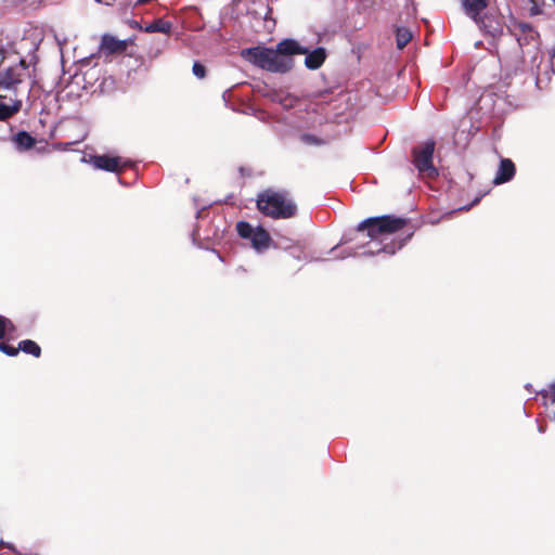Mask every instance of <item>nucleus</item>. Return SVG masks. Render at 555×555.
I'll list each match as a JSON object with an SVG mask.
<instances>
[{
  "instance_id": "nucleus-25",
  "label": "nucleus",
  "mask_w": 555,
  "mask_h": 555,
  "mask_svg": "<svg viewBox=\"0 0 555 555\" xmlns=\"http://www.w3.org/2000/svg\"><path fill=\"white\" fill-rule=\"evenodd\" d=\"M0 350L10 356V357H14L18 353L20 349L18 348H15L13 346H10L8 344H4V343H0Z\"/></svg>"
},
{
  "instance_id": "nucleus-22",
  "label": "nucleus",
  "mask_w": 555,
  "mask_h": 555,
  "mask_svg": "<svg viewBox=\"0 0 555 555\" xmlns=\"http://www.w3.org/2000/svg\"><path fill=\"white\" fill-rule=\"evenodd\" d=\"M338 246L339 245H336L327 251L328 254L333 255V258L335 259H345L351 256H356L358 254V251L353 248L338 250Z\"/></svg>"
},
{
  "instance_id": "nucleus-4",
  "label": "nucleus",
  "mask_w": 555,
  "mask_h": 555,
  "mask_svg": "<svg viewBox=\"0 0 555 555\" xmlns=\"http://www.w3.org/2000/svg\"><path fill=\"white\" fill-rule=\"evenodd\" d=\"M435 142L433 140L424 142L413 150V164L422 176L434 178L438 175L433 164Z\"/></svg>"
},
{
  "instance_id": "nucleus-6",
  "label": "nucleus",
  "mask_w": 555,
  "mask_h": 555,
  "mask_svg": "<svg viewBox=\"0 0 555 555\" xmlns=\"http://www.w3.org/2000/svg\"><path fill=\"white\" fill-rule=\"evenodd\" d=\"M27 64L24 60L0 70V87L12 89L21 83L26 75Z\"/></svg>"
},
{
  "instance_id": "nucleus-11",
  "label": "nucleus",
  "mask_w": 555,
  "mask_h": 555,
  "mask_svg": "<svg viewBox=\"0 0 555 555\" xmlns=\"http://www.w3.org/2000/svg\"><path fill=\"white\" fill-rule=\"evenodd\" d=\"M515 165L509 158H502L493 179L495 185L511 181L515 176Z\"/></svg>"
},
{
  "instance_id": "nucleus-12",
  "label": "nucleus",
  "mask_w": 555,
  "mask_h": 555,
  "mask_svg": "<svg viewBox=\"0 0 555 555\" xmlns=\"http://www.w3.org/2000/svg\"><path fill=\"white\" fill-rule=\"evenodd\" d=\"M127 41L119 40L112 35H103L100 49L106 54L122 53L127 49Z\"/></svg>"
},
{
  "instance_id": "nucleus-8",
  "label": "nucleus",
  "mask_w": 555,
  "mask_h": 555,
  "mask_svg": "<svg viewBox=\"0 0 555 555\" xmlns=\"http://www.w3.org/2000/svg\"><path fill=\"white\" fill-rule=\"evenodd\" d=\"M472 20L485 35L495 38L501 36L503 33L501 21L492 14L482 12L476 18Z\"/></svg>"
},
{
  "instance_id": "nucleus-17",
  "label": "nucleus",
  "mask_w": 555,
  "mask_h": 555,
  "mask_svg": "<svg viewBox=\"0 0 555 555\" xmlns=\"http://www.w3.org/2000/svg\"><path fill=\"white\" fill-rule=\"evenodd\" d=\"M13 142L17 150L26 151L34 146L35 139L26 131H20L13 138Z\"/></svg>"
},
{
  "instance_id": "nucleus-10",
  "label": "nucleus",
  "mask_w": 555,
  "mask_h": 555,
  "mask_svg": "<svg viewBox=\"0 0 555 555\" xmlns=\"http://www.w3.org/2000/svg\"><path fill=\"white\" fill-rule=\"evenodd\" d=\"M298 206L293 196L287 191H280V219L296 217Z\"/></svg>"
},
{
  "instance_id": "nucleus-33",
  "label": "nucleus",
  "mask_w": 555,
  "mask_h": 555,
  "mask_svg": "<svg viewBox=\"0 0 555 555\" xmlns=\"http://www.w3.org/2000/svg\"><path fill=\"white\" fill-rule=\"evenodd\" d=\"M539 431H540V433H543V431H544V428L540 426V427H539Z\"/></svg>"
},
{
  "instance_id": "nucleus-2",
  "label": "nucleus",
  "mask_w": 555,
  "mask_h": 555,
  "mask_svg": "<svg viewBox=\"0 0 555 555\" xmlns=\"http://www.w3.org/2000/svg\"><path fill=\"white\" fill-rule=\"evenodd\" d=\"M241 56L254 66L278 73V48L256 46L241 50Z\"/></svg>"
},
{
  "instance_id": "nucleus-3",
  "label": "nucleus",
  "mask_w": 555,
  "mask_h": 555,
  "mask_svg": "<svg viewBox=\"0 0 555 555\" xmlns=\"http://www.w3.org/2000/svg\"><path fill=\"white\" fill-rule=\"evenodd\" d=\"M238 236L249 242L250 246L258 253H264L271 245L269 233L260 225L254 227L247 221H238L236 223Z\"/></svg>"
},
{
  "instance_id": "nucleus-26",
  "label": "nucleus",
  "mask_w": 555,
  "mask_h": 555,
  "mask_svg": "<svg viewBox=\"0 0 555 555\" xmlns=\"http://www.w3.org/2000/svg\"><path fill=\"white\" fill-rule=\"evenodd\" d=\"M192 70H193V74L197 78L202 79V78L205 77L206 69H205L204 65H202V64L196 62V63L193 64Z\"/></svg>"
},
{
  "instance_id": "nucleus-27",
  "label": "nucleus",
  "mask_w": 555,
  "mask_h": 555,
  "mask_svg": "<svg viewBox=\"0 0 555 555\" xmlns=\"http://www.w3.org/2000/svg\"><path fill=\"white\" fill-rule=\"evenodd\" d=\"M301 140L302 142H305L306 144H319L320 141L319 139H317L314 135L312 134H302L301 135Z\"/></svg>"
},
{
  "instance_id": "nucleus-7",
  "label": "nucleus",
  "mask_w": 555,
  "mask_h": 555,
  "mask_svg": "<svg viewBox=\"0 0 555 555\" xmlns=\"http://www.w3.org/2000/svg\"><path fill=\"white\" fill-rule=\"evenodd\" d=\"M89 163L95 168L108 172H120L130 163L122 160L120 157H113L108 155L91 156Z\"/></svg>"
},
{
  "instance_id": "nucleus-31",
  "label": "nucleus",
  "mask_w": 555,
  "mask_h": 555,
  "mask_svg": "<svg viewBox=\"0 0 555 555\" xmlns=\"http://www.w3.org/2000/svg\"><path fill=\"white\" fill-rule=\"evenodd\" d=\"M280 104H282L284 107L291 106V104L286 103L285 101H282L281 99H280Z\"/></svg>"
},
{
  "instance_id": "nucleus-13",
  "label": "nucleus",
  "mask_w": 555,
  "mask_h": 555,
  "mask_svg": "<svg viewBox=\"0 0 555 555\" xmlns=\"http://www.w3.org/2000/svg\"><path fill=\"white\" fill-rule=\"evenodd\" d=\"M306 55L305 57V65L308 69L315 70L320 68L325 59H326V51L324 48H317L312 51L308 49L307 53H304Z\"/></svg>"
},
{
  "instance_id": "nucleus-34",
  "label": "nucleus",
  "mask_w": 555,
  "mask_h": 555,
  "mask_svg": "<svg viewBox=\"0 0 555 555\" xmlns=\"http://www.w3.org/2000/svg\"><path fill=\"white\" fill-rule=\"evenodd\" d=\"M528 27H529L528 25H522V27H521V28L525 30V29H527Z\"/></svg>"
},
{
  "instance_id": "nucleus-23",
  "label": "nucleus",
  "mask_w": 555,
  "mask_h": 555,
  "mask_svg": "<svg viewBox=\"0 0 555 555\" xmlns=\"http://www.w3.org/2000/svg\"><path fill=\"white\" fill-rule=\"evenodd\" d=\"M540 395L542 396L546 410H548V402L551 405L555 404V382L550 385L548 390H541Z\"/></svg>"
},
{
  "instance_id": "nucleus-20",
  "label": "nucleus",
  "mask_w": 555,
  "mask_h": 555,
  "mask_svg": "<svg viewBox=\"0 0 555 555\" xmlns=\"http://www.w3.org/2000/svg\"><path fill=\"white\" fill-rule=\"evenodd\" d=\"M397 47L403 49L412 39V33L405 27H399L396 31Z\"/></svg>"
},
{
  "instance_id": "nucleus-16",
  "label": "nucleus",
  "mask_w": 555,
  "mask_h": 555,
  "mask_svg": "<svg viewBox=\"0 0 555 555\" xmlns=\"http://www.w3.org/2000/svg\"><path fill=\"white\" fill-rule=\"evenodd\" d=\"M279 246L286 255L295 259H301L304 256V246L300 243L294 244L289 238L282 237L281 235Z\"/></svg>"
},
{
  "instance_id": "nucleus-30",
  "label": "nucleus",
  "mask_w": 555,
  "mask_h": 555,
  "mask_svg": "<svg viewBox=\"0 0 555 555\" xmlns=\"http://www.w3.org/2000/svg\"><path fill=\"white\" fill-rule=\"evenodd\" d=\"M1 543L9 547L10 550L14 551V546L11 543H4L3 541Z\"/></svg>"
},
{
  "instance_id": "nucleus-24",
  "label": "nucleus",
  "mask_w": 555,
  "mask_h": 555,
  "mask_svg": "<svg viewBox=\"0 0 555 555\" xmlns=\"http://www.w3.org/2000/svg\"><path fill=\"white\" fill-rule=\"evenodd\" d=\"M13 328V325L10 320L7 318L0 315V339H2L7 332L11 331Z\"/></svg>"
},
{
  "instance_id": "nucleus-32",
  "label": "nucleus",
  "mask_w": 555,
  "mask_h": 555,
  "mask_svg": "<svg viewBox=\"0 0 555 555\" xmlns=\"http://www.w3.org/2000/svg\"><path fill=\"white\" fill-rule=\"evenodd\" d=\"M56 39H57L60 47H62L65 43V39L63 41H61L57 37H56Z\"/></svg>"
},
{
  "instance_id": "nucleus-29",
  "label": "nucleus",
  "mask_w": 555,
  "mask_h": 555,
  "mask_svg": "<svg viewBox=\"0 0 555 555\" xmlns=\"http://www.w3.org/2000/svg\"><path fill=\"white\" fill-rule=\"evenodd\" d=\"M547 416L552 420H555V409L554 410H551L548 413H547Z\"/></svg>"
},
{
  "instance_id": "nucleus-14",
  "label": "nucleus",
  "mask_w": 555,
  "mask_h": 555,
  "mask_svg": "<svg viewBox=\"0 0 555 555\" xmlns=\"http://www.w3.org/2000/svg\"><path fill=\"white\" fill-rule=\"evenodd\" d=\"M276 98L278 93L274 90L263 93V101L261 103L263 109L258 113L259 119L267 121L271 118V115L274 113Z\"/></svg>"
},
{
  "instance_id": "nucleus-19",
  "label": "nucleus",
  "mask_w": 555,
  "mask_h": 555,
  "mask_svg": "<svg viewBox=\"0 0 555 555\" xmlns=\"http://www.w3.org/2000/svg\"><path fill=\"white\" fill-rule=\"evenodd\" d=\"M18 349L22 350L25 353L31 354L36 358H39L41 354V348L40 346L30 339H25L20 341Z\"/></svg>"
},
{
  "instance_id": "nucleus-18",
  "label": "nucleus",
  "mask_w": 555,
  "mask_h": 555,
  "mask_svg": "<svg viewBox=\"0 0 555 555\" xmlns=\"http://www.w3.org/2000/svg\"><path fill=\"white\" fill-rule=\"evenodd\" d=\"M21 101H13L8 104L0 99V120H5L16 114L21 108Z\"/></svg>"
},
{
  "instance_id": "nucleus-15",
  "label": "nucleus",
  "mask_w": 555,
  "mask_h": 555,
  "mask_svg": "<svg viewBox=\"0 0 555 555\" xmlns=\"http://www.w3.org/2000/svg\"><path fill=\"white\" fill-rule=\"evenodd\" d=\"M488 4V0H462L463 11L470 18H476L481 14Z\"/></svg>"
},
{
  "instance_id": "nucleus-9",
  "label": "nucleus",
  "mask_w": 555,
  "mask_h": 555,
  "mask_svg": "<svg viewBox=\"0 0 555 555\" xmlns=\"http://www.w3.org/2000/svg\"><path fill=\"white\" fill-rule=\"evenodd\" d=\"M257 208L266 216L278 218V192L266 190L258 195Z\"/></svg>"
},
{
  "instance_id": "nucleus-5",
  "label": "nucleus",
  "mask_w": 555,
  "mask_h": 555,
  "mask_svg": "<svg viewBox=\"0 0 555 555\" xmlns=\"http://www.w3.org/2000/svg\"><path fill=\"white\" fill-rule=\"evenodd\" d=\"M308 48L299 44L294 39H284L280 41V74L289 72L294 67L293 55L297 53H307Z\"/></svg>"
},
{
  "instance_id": "nucleus-21",
  "label": "nucleus",
  "mask_w": 555,
  "mask_h": 555,
  "mask_svg": "<svg viewBox=\"0 0 555 555\" xmlns=\"http://www.w3.org/2000/svg\"><path fill=\"white\" fill-rule=\"evenodd\" d=\"M170 30H171V24L169 22H165L163 20H158L146 27V31H151V33L157 31V33L168 34V33H170Z\"/></svg>"
},
{
  "instance_id": "nucleus-35",
  "label": "nucleus",
  "mask_w": 555,
  "mask_h": 555,
  "mask_svg": "<svg viewBox=\"0 0 555 555\" xmlns=\"http://www.w3.org/2000/svg\"><path fill=\"white\" fill-rule=\"evenodd\" d=\"M555 2V0H553Z\"/></svg>"
},
{
  "instance_id": "nucleus-1",
  "label": "nucleus",
  "mask_w": 555,
  "mask_h": 555,
  "mask_svg": "<svg viewBox=\"0 0 555 555\" xmlns=\"http://www.w3.org/2000/svg\"><path fill=\"white\" fill-rule=\"evenodd\" d=\"M406 223V219L393 216L373 217L360 222L357 230H366L371 243L376 246L375 249L363 246L364 250L362 254L374 255L383 251L393 255L398 249L402 248L413 235V231L404 232V236L398 234L405 228Z\"/></svg>"
},
{
  "instance_id": "nucleus-28",
  "label": "nucleus",
  "mask_w": 555,
  "mask_h": 555,
  "mask_svg": "<svg viewBox=\"0 0 555 555\" xmlns=\"http://www.w3.org/2000/svg\"><path fill=\"white\" fill-rule=\"evenodd\" d=\"M72 144H73V143H70V142H67V143H57V144H55V147H56L57 150L66 151V150H68V147H69Z\"/></svg>"
}]
</instances>
